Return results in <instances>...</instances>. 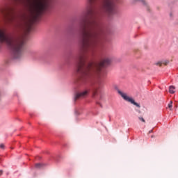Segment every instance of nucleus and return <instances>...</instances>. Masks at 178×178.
<instances>
[{"label": "nucleus", "mask_w": 178, "mask_h": 178, "mask_svg": "<svg viewBox=\"0 0 178 178\" xmlns=\"http://www.w3.org/2000/svg\"><path fill=\"white\" fill-rule=\"evenodd\" d=\"M81 49L76 57V71L80 74L82 83H91L101 73V69L111 64V60L105 58L100 63L88 61L84 56L86 52L92 51L98 44L101 43L105 36V31L99 25L97 17L94 15L92 8L88 11L80 22Z\"/></svg>", "instance_id": "obj_1"}, {"label": "nucleus", "mask_w": 178, "mask_h": 178, "mask_svg": "<svg viewBox=\"0 0 178 178\" xmlns=\"http://www.w3.org/2000/svg\"><path fill=\"white\" fill-rule=\"evenodd\" d=\"M6 44L11 49L13 57L19 59L24 54V40L19 35L13 33L8 35L6 28H0V48Z\"/></svg>", "instance_id": "obj_2"}, {"label": "nucleus", "mask_w": 178, "mask_h": 178, "mask_svg": "<svg viewBox=\"0 0 178 178\" xmlns=\"http://www.w3.org/2000/svg\"><path fill=\"white\" fill-rule=\"evenodd\" d=\"M0 16L4 24L12 23L15 20L13 8L8 6H0Z\"/></svg>", "instance_id": "obj_3"}, {"label": "nucleus", "mask_w": 178, "mask_h": 178, "mask_svg": "<svg viewBox=\"0 0 178 178\" xmlns=\"http://www.w3.org/2000/svg\"><path fill=\"white\" fill-rule=\"evenodd\" d=\"M103 9L109 15H112L115 10V2L113 0H105L103 3Z\"/></svg>", "instance_id": "obj_4"}, {"label": "nucleus", "mask_w": 178, "mask_h": 178, "mask_svg": "<svg viewBox=\"0 0 178 178\" xmlns=\"http://www.w3.org/2000/svg\"><path fill=\"white\" fill-rule=\"evenodd\" d=\"M118 92L122 97V98H123V99H124V101H127V102H130L133 105H135V106L140 108V104H138V103H137V102H135L134 99H133V98L129 97L127 95V94L122 92V90H118Z\"/></svg>", "instance_id": "obj_5"}, {"label": "nucleus", "mask_w": 178, "mask_h": 178, "mask_svg": "<svg viewBox=\"0 0 178 178\" xmlns=\"http://www.w3.org/2000/svg\"><path fill=\"white\" fill-rule=\"evenodd\" d=\"M88 94V90H84L83 92H77L74 97V101H77V99H81V98H84L87 97Z\"/></svg>", "instance_id": "obj_6"}, {"label": "nucleus", "mask_w": 178, "mask_h": 178, "mask_svg": "<svg viewBox=\"0 0 178 178\" xmlns=\"http://www.w3.org/2000/svg\"><path fill=\"white\" fill-rule=\"evenodd\" d=\"M101 87V83H98L97 86L95 87L93 89V97L95 98L97 95H98V90H99V88Z\"/></svg>", "instance_id": "obj_7"}, {"label": "nucleus", "mask_w": 178, "mask_h": 178, "mask_svg": "<svg viewBox=\"0 0 178 178\" xmlns=\"http://www.w3.org/2000/svg\"><path fill=\"white\" fill-rule=\"evenodd\" d=\"M169 92L170 94H175L176 92L175 86H170Z\"/></svg>", "instance_id": "obj_8"}, {"label": "nucleus", "mask_w": 178, "mask_h": 178, "mask_svg": "<svg viewBox=\"0 0 178 178\" xmlns=\"http://www.w3.org/2000/svg\"><path fill=\"white\" fill-rule=\"evenodd\" d=\"M35 168L36 169H41V168H44V164L40 163H36V164L35 165Z\"/></svg>", "instance_id": "obj_9"}, {"label": "nucleus", "mask_w": 178, "mask_h": 178, "mask_svg": "<svg viewBox=\"0 0 178 178\" xmlns=\"http://www.w3.org/2000/svg\"><path fill=\"white\" fill-rule=\"evenodd\" d=\"M97 101L96 102V104L99 106H101V108H102V104H101V102H99V101H101L102 99V96H100L99 97L97 98Z\"/></svg>", "instance_id": "obj_10"}, {"label": "nucleus", "mask_w": 178, "mask_h": 178, "mask_svg": "<svg viewBox=\"0 0 178 178\" xmlns=\"http://www.w3.org/2000/svg\"><path fill=\"white\" fill-rule=\"evenodd\" d=\"M172 106H173V102L170 101V103L168 104V108H170V111H172Z\"/></svg>", "instance_id": "obj_11"}, {"label": "nucleus", "mask_w": 178, "mask_h": 178, "mask_svg": "<svg viewBox=\"0 0 178 178\" xmlns=\"http://www.w3.org/2000/svg\"><path fill=\"white\" fill-rule=\"evenodd\" d=\"M134 2H137V1H140V2L143 3V5H147V3L145 0H132Z\"/></svg>", "instance_id": "obj_12"}, {"label": "nucleus", "mask_w": 178, "mask_h": 178, "mask_svg": "<svg viewBox=\"0 0 178 178\" xmlns=\"http://www.w3.org/2000/svg\"><path fill=\"white\" fill-rule=\"evenodd\" d=\"M1 149H5V145L3 143L0 144Z\"/></svg>", "instance_id": "obj_13"}, {"label": "nucleus", "mask_w": 178, "mask_h": 178, "mask_svg": "<svg viewBox=\"0 0 178 178\" xmlns=\"http://www.w3.org/2000/svg\"><path fill=\"white\" fill-rule=\"evenodd\" d=\"M138 119H139V120H140V121L143 122V123H145V120H144V119L143 118V117H139Z\"/></svg>", "instance_id": "obj_14"}, {"label": "nucleus", "mask_w": 178, "mask_h": 178, "mask_svg": "<svg viewBox=\"0 0 178 178\" xmlns=\"http://www.w3.org/2000/svg\"><path fill=\"white\" fill-rule=\"evenodd\" d=\"M156 65L157 66H162V62H157V63H156Z\"/></svg>", "instance_id": "obj_15"}, {"label": "nucleus", "mask_w": 178, "mask_h": 178, "mask_svg": "<svg viewBox=\"0 0 178 178\" xmlns=\"http://www.w3.org/2000/svg\"><path fill=\"white\" fill-rule=\"evenodd\" d=\"M170 17H171V19L173 18V13H170Z\"/></svg>", "instance_id": "obj_16"}, {"label": "nucleus", "mask_w": 178, "mask_h": 178, "mask_svg": "<svg viewBox=\"0 0 178 178\" xmlns=\"http://www.w3.org/2000/svg\"><path fill=\"white\" fill-rule=\"evenodd\" d=\"M3 174V171L2 170H0V176H2Z\"/></svg>", "instance_id": "obj_17"}, {"label": "nucleus", "mask_w": 178, "mask_h": 178, "mask_svg": "<svg viewBox=\"0 0 178 178\" xmlns=\"http://www.w3.org/2000/svg\"><path fill=\"white\" fill-rule=\"evenodd\" d=\"M168 63H169V62H166L165 63H164V65H168Z\"/></svg>", "instance_id": "obj_18"}, {"label": "nucleus", "mask_w": 178, "mask_h": 178, "mask_svg": "<svg viewBox=\"0 0 178 178\" xmlns=\"http://www.w3.org/2000/svg\"><path fill=\"white\" fill-rule=\"evenodd\" d=\"M176 81H177V82H178V77L176 79Z\"/></svg>", "instance_id": "obj_19"}, {"label": "nucleus", "mask_w": 178, "mask_h": 178, "mask_svg": "<svg viewBox=\"0 0 178 178\" xmlns=\"http://www.w3.org/2000/svg\"><path fill=\"white\" fill-rule=\"evenodd\" d=\"M138 112L139 113H141V111H138Z\"/></svg>", "instance_id": "obj_20"}, {"label": "nucleus", "mask_w": 178, "mask_h": 178, "mask_svg": "<svg viewBox=\"0 0 178 178\" xmlns=\"http://www.w3.org/2000/svg\"><path fill=\"white\" fill-rule=\"evenodd\" d=\"M149 133H152V130L149 131Z\"/></svg>", "instance_id": "obj_21"}]
</instances>
